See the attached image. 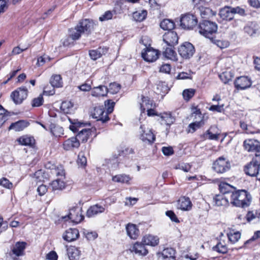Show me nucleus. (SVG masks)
<instances>
[{
  "instance_id": "obj_1",
  "label": "nucleus",
  "mask_w": 260,
  "mask_h": 260,
  "mask_svg": "<svg viewBox=\"0 0 260 260\" xmlns=\"http://www.w3.org/2000/svg\"><path fill=\"white\" fill-rule=\"evenodd\" d=\"M251 201L250 194L244 189L234 191L230 195V203L235 207H247L250 205Z\"/></svg>"
},
{
  "instance_id": "obj_2",
  "label": "nucleus",
  "mask_w": 260,
  "mask_h": 260,
  "mask_svg": "<svg viewBox=\"0 0 260 260\" xmlns=\"http://www.w3.org/2000/svg\"><path fill=\"white\" fill-rule=\"evenodd\" d=\"M199 29L201 35L213 41L217 30V25L215 22L204 20L200 23Z\"/></svg>"
},
{
  "instance_id": "obj_3",
  "label": "nucleus",
  "mask_w": 260,
  "mask_h": 260,
  "mask_svg": "<svg viewBox=\"0 0 260 260\" xmlns=\"http://www.w3.org/2000/svg\"><path fill=\"white\" fill-rule=\"evenodd\" d=\"M236 14L241 16H244L246 15L245 9L239 6L236 7L225 6L220 10L219 13L220 17L222 20L226 21H231L233 20L235 15Z\"/></svg>"
},
{
  "instance_id": "obj_4",
  "label": "nucleus",
  "mask_w": 260,
  "mask_h": 260,
  "mask_svg": "<svg viewBox=\"0 0 260 260\" xmlns=\"http://www.w3.org/2000/svg\"><path fill=\"white\" fill-rule=\"evenodd\" d=\"M180 22L182 28L191 30L197 26L198 21L196 15L187 13L181 15Z\"/></svg>"
},
{
  "instance_id": "obj_5",
  "label": "nucleus",
  "mask_w": 260,
  "mask_h": 260,
  "mask_svg": "<svg viewBox=\"0 0 260 260\" xmlns=\"http://www.w3.org/2000/svg\"><path fill=\"white\" fill-rule=\"evenodd\" d=\"M231 165L229 161L223 156L219 157L213 164L212 168L217 173L222 174L229 170Z\"/></svg>"
},
{
  "instance_id": "obj_6",
  "label": "nucleus",
  "mask_w": 260,
  "mask_h": 260,
  "mask_svg": "<svg viewBox=\"0 0 260 260\" xmlns=\"http://www.w3.org/2000/svg\"><path fill=\"white\" fill-rule=\"evenodd\" d=\"M139 133V139L144 143L151 144L155 140V136L151 129L145 124L140 126Z\"/></svg>"
},
{
  "instance_id": "obj_7",
  "label": "nucleus",
  "mask_w": 260,
  "mask_h": 260,
  "mask_svg": "<svg viewBox=\"0 0 260 260\" xmlns=\"http://www.w3.org/2000/svg\"><path fill=\"white\" fill-rule=\"evenodd\" d=\"M62 218L67 220V218L70 219L73 222L78 223L84 218L82 213L81 207L76 206L70 209L69 213L67 216H62Z\"/></svg>"
},
{
  "instance_id": "obj_8",
  "label": "nucleus",
  "mask_w": 260,
  "mask_h": 260,
  "mask_svg": "<svg viewBox=\"0 0 260 260\" xmlns=\"http://www.w3.org/2000/svg\"><path fill=\"white\" fill-rule=\"evenodd\" d=\"M194 52V46L189 42H185L178 48L179 54L185 59H189L192 57Z\"/></svg>"
},
{
  "instance_id": "obj_9",
  "label": "nucleus",
  "mask_w": 260,
  "mask_h": 260,
  "mask_svg": "<svg viewBox=\"0 0 260 260\" xmlns=\"http://www.w3.org/2000/svg\"><path fill=\"white\" fill-rule=\"evenodd\" d=\"M91 115L98 122H101L102 124L109 120L107 113L105 111L103 106L95 107L91 113Z\"/></svg>"
},
{
  "instance_id": "obj_10",
  "label": "nucleus",
  "mask_w": 260,
  "mask_h": 260,
  "mask_svg": "<svg viewBox=\"0 0 260 260\" xmlns=\"http://www.w3.org/2000/svg\"><path fill=\"white\" fill-rule=\"evenodd\" d=\"M27 89L25 86H22L14 91L11 94V97L16 104H21L27 96Z\"/></svg>"
},
{
  "instance_id": "obj_11",
  "label": "nucleus",
  "mask_w": 260,
  "mask_h": 260,
  "mask_svg": "<svg viewBox=\"0 0 260 260\" xmlns=\"http://www.w3.org/2000/svg\"><path fill=\"white\" fill-rule=\"evenodd\" d=\"M141 55L145 61L153 62L158 58L159 52L150 46L146 47L142 50Z\"/></svg>"
},
{
  "instance_id": "obj_12",
  "label": "nucleus",
  "mask_w": 260,
  "mask_h": 260,
  "mask_svg": "<svg viewBox=\"0 0 260 260\" xmlns=\"http://www.w3.org/2000/svg\"><path fill=\"white\" fill-rule=\"evenodd\" d=\"M77 26L82 34H89L93 29V23L92 20L89 19H84L81 20L77 25Z\"/></svg>"
},
{
  "instance_id": "obj_13",
  "label": "nucleus",
  "mask_w": 260,
  "mask_h": 260,
  "mask_svg": "<svg viewBox=\"0 0 260 260\" xmlns=\"http://www.w3.org/2000/svg\"><path fill=\"white\" fill-rule=\"evenodd\" d=\"M163 41L167 45L174 46L178 44V37L176 32L168 31L163 35Z\"/></svg>"
},
{
  "instance_id": "obj_14",
  "label": "nucleus",
  "mask_w": 260,
  "mask_h": 260,
  "mask_svg": "<svg viewBox=\"0 0 260 260\" xmlns=\"http://www.w3.org/2000/svg\"><path fill=\"white\" fill-rule=\"evenodd\" d=\"M243 147L248 152H257L260 149V142L255 139H247L243 142Z\"/></svg>"
},
{
  "instance_id": "obj_15",
  "label": "nucleus",
  "mask_w": 260,
  "mask_h": 260,
  "mask_svg": "<svg viewBox=\"0 0 260 260\" xmlns=\"http://www.w3.org/2000/svg\"><path fill=\"white\" fill-rule=\"evenodd\" d=\"M234 84L237 89H245L251 86V81L248 77L241 76L236 79Z\"/></svg>"
},
{
  "instance_id": "obj_16",
  "label": "nucleus",
  "mask_w": 260,
  "mask_h": 260,
  "mask_svg": "<svg viewBox=\"0 0 260 260\" xmlns=\"http://www.w3.org/2000/svg\"><path fill=\"white\" fill-rule=\"evenodd\" d=\"M260 165L252 160L245 167V173L250 176H256L259 171Z\"/></svg>"
},
{
  "instance_id": "obj_17",
  "label": "nucleus",
  "mask_w": 260,
  "mask_h": 260,
  "mask_svg": "<svg viewBox=\"0 0 260 260\" xmlns=\"http://www.w3.org/2000/svg\"><path fill=\"white\" fill-rule=\"evenodd\" d=\"M27 243L25 242H17L12 249L13 254L16 256H21L24 255V250Z\"/></svg>"
},
{
  "instance_id": "obj_18",
  "label": "nucleus",
  "mask_w": 260,
  "mask_h": 260,
  "mask_svg": "<svg viewBox=\"0 0 260 260\" xmlns=\"http://www.w3.org/2000/svg\"><path fill=\"white\" fill-rule=\"evenodd\" d=\"M145 245L142 241L141 242H137L133 245L131 250L140 255H146L148 253V250L146 248Z\"/></svg>"
},
{
  "instance_id": "obj_19",
  "label": "nucleus",
  "mask_w": 260,
  "mask_h": 260,
  "mask_svg": "<svg viewBox=\"0 0 260 260\" xmlns=\"http://www.w3.org/2000/svg\"><path fill=\"white\" fill-rule=\"evenodd\" d=\"M79 236V232L77 229H69L66 231L63 238L68 242L76 240Z\"/></svg>"
},
{
  "instance_id": "obj_20",
  "label": "nucleus",
  "mask_w": 260,
  "mask_h": 260,
  "mask_svg": "<svg viewBox=\"0 0 260 260\" xmlns=\"http://www.w3.org/2000/svg\"><path fill=\"white\" fill-rule=\"evenodd\" d=\"M29 123L26 120H21L12 123L8 128L9 131L14 130L15 132H20L29 125Z\"/></svg>"
},
{
  "instance_id": "obj_21",
  "label": "nucleus",
  "mask_w": 260,
  "mask_h": 260,
  "mask_svg": "<svg viewBox=\"0 0 260 260\" xmlns=\"http://www.w3.org/2000/svg\"><path fill=\"white\" fill-rule=\"evenodd\" d=\"M126 231L127 236L132 239H136L140 234L136 225L133 223H129L126 225Z\"/></svg>"
},
{
  "instance_id": "obj_22",
  "label": "nucleus",
  "mask_w": 260,
  "mask_h": 260,
  "mask_svg": "<svg viewBox=\"0 0 260 260\" xmlns=\"http://www.w3.org/2000/svg\"><path fill=\"white\" fill-rule=\"evenodd\" d=\"M142 242L146 245L155 246L159 244V239L157 236L148 234L142 239Z\"/></svg>"
},
{
  "instance_id": "obj_23",
  "label": "nucleus",
  "mask_w": 260,
  "mask_h": 260,
  "mask_svg": "<svg viewBox=\"0 0 260 260\" xmlns=\"http://www.w3.org/2000/svg\"><path fill=\"white\" fill-rule=\"evenodd\" d=\"M63 145L64 149L69 150L73 148H78L80 146V142L76 136V137H72L66 140Z\"/></svg>"
},
{
  "instance_id": "obj_24",
  "label": "nucleus",
  "mask_w": 260,
  "mask_h": 260,
  "mask_svg": "<svg viewBox=\"0 0 260 260\" xmlns=\"http://www.w3.org/2000/svg\"><path fill=\"white\" fill-rule=\"evenodd\" d=\"M191 202L188 197H181L178 201V208L182 210H189L191 208Z\"/></svg>"
},
{
  "instance_id": "obj_25",
  "label": "nucleus",
  "mask_w": 260,
  "mask_h": 260,
  "mask_svg": "<svg viewBox=\"0 0 260 260\" xmlns=\"http://www.w3.org/2000/svg\"><path fill=\"white\" fill-rule=\"evenodd\" d=\"M108 93V88L104 85L94 87L91 89V95L94 97L106 96Z\"/></svg>"
},
{
  "instance_id": "obj_26",
  "label": "nucleus",
  "mask_w": 260,
  "mask_h": 260,
  "mask_svg": "<svg viewBox=\"0 0 260 260\" xmlns=\"http://www.w3.org/2000/svg\"><path fill=\"white\" fill-rule=\"evenodd\" d=\"M213 200L217 206H226L230 203L228 197L224 194H217L213 198Z\"/></svg>"
},
{
  "instance_id": "obj_27",
  "label": "nucleus",
  "mask_w": 260,
  "mask_h": 260,
  "mask_svg": "<svg viewBox=\"0 0 260 260\" xmlns=\"http://www.w3.org/2000/svg\"><path fill=\"white\" fill-rule=\"evenodd\" d=\"M235 189L233 186L225 182H221L219 185V189L221 194H224L228 198L230 197L232 192H234Z\"/></svg>"
},
{
  "instance_id": "obj_28",
  "label": "nucleus",
  "mask_w": 260,
  "mask_h": 260,
  "mask_svg": "<svg viewBox=\"0 0 260 260\" xmlns=\"http://www.w3.org/2000/svg\"><path fill=\"white\" fill-rule=\"evenodd\" d=\"M105 208L102 206L96 204L91 206L87 211L86 215L88 217H92L99 213L104 212Z\"/></svg>"
},
{
  "instance_id": "obj_29",
  "label": "nucleus",
  "mask_w": 260,
  "mask_h": 260,
  "mask_svg": "<svg viewBox=\"0 0 260 260\" xmlns=\"http://www.w3.org/2000/svg\"><path fill=\"white\" fill-rule=\"evenodd\" d=\"M197 9L199 10L201 17L203 18H209L216 14V13L211 9L204 7L203 5L199 6Z\"/></svg>"
},
{
  "instance_id": "obj_30",
  "label": "nucleus",
  "mask_w": 260,
  "mask_h": 260,
  "mask_svg": "<svg viewBox=\"0 0 260 260\" xmlns=\"http://www.w3.org/2000/svg\"><path fill=\"white\" fill-rule=\"evenodd\" d=\"M67 253L70 260H77L80 255V251L75 246H70L67 248Z\"/></svg>"
},
{
  "instance_id": "obj_31",
  "label": "nucleus",
  "mask_w": 260,
  "mask_h": 260,
  "mask_svg": "<svg viewBox=\"0 0 260 260\" xmlns=\"http://www.w3.org/2000/svg\"><path fill=\"white\" fill-rule=\"evenodd\" d=\"M107 49L104 48L100 47L96 50H92L89 51V56L92 60H96L100 58L103 54H105Z\"/></svg>"
},
{
  "instance_id": "obj_32",
  "label": "nucleus",
  "mask_w": 260,
  "mask_h": 260,
  "mask_svg": "<svg viewBox=\"0 0 260 260\" xmlns=\"http://www.w3.org/2000/svg\"><path fill=\"white\" fill-rule=\"evenodd\" d=\"M91 135V130L90 129L84 128L80 131L76 135L79 141L85 142L87 141Z\"/></svg>"
},
{
  "instance_id": "obj_33",
  "label": "nucleus",
  "mask_w": 260,
  "mask_h": 260,
  "mask_svg": "<svg viewBox=\"0 0 260 260\" xmlns=\"http://www.w3.org/2000/svg\"><path fill=\"white\" fill-rule=\"evenodd\" d=\"M234 76V73L231 70H226L219 75V77L223 83L226 84L232 80Z\"/></svg>"
},
{
  "instance_id": "obj_34",
  "label": "nucleus",
  "mask_w": 260,
  "mask_h": 260,
  "mask_svg": "<svg viewBox=\"0 0 260 260\" xmlns=\"http://www.w3.org/2000/svg\"><path fill=\"white\" fill-rule=\"evenodd\" d=\"M175 24L173 21L166 19H164L160 23V27L164 30L171 31L175 28Z\"/></svg>"
},
{
  "instance_id": "obj_35",
  "label": "nucleus",
  "mask_w": 260,
  "mask_h": 260,
  "mask_svg": "<svg viewBox=\"0 0 260 260\" xmlns=\"http://www.w3.org/2000/svg\"><path fill=\"white\" fill-rule=\"evenodd\" d=\"M131 180V177L129 175L125 174H119L115 175L112 177V180L114 182L122 183L129 184V181Z\"/></svg>"
},
{
  "instance_id": "obj_36",
  "label": "nucleus",
  "mask_w": 260,
  "mask_h": 260,
  "mask_svg": "<svg viewBox=\"0 0 260 260\" xmlns=\"http://www.w3.org/2000/svg\"><path fill=\"white\" fill-rule=\"evenodd\" d=\"M73 106L71 101H64L61 103L60 109L65 114H71L73 112Z\"/></svg>"
},
{
  "instance_id": "obj_37",
  "label": "nucleus",
  "mask_w": 260,
  "mask_h": 260,
  "mask_svg": "<svg viewBox=\"0 0 260 260\" xmlns=\"http://www.w3.org/2000/svg\"><path fill=\"white\" fill-rule=\"evenodd\" d=\"M17 141L20 145L24 146H32L35 142L34 138L27 136H22Z\"/></svg>"
},
{
  "instance_id": "obj_38",
  "label": "nucleus",
  "mask_w": 260,
  "mask_h": 260,
  "mask_svg": "<svg viewBox=\"0 0 260 260\" xmlns=\"http://www.w3.org/2000/svg\"><path fill=\"white\" fill-rule=\"evenodd\" d=\"M159 115L162 120L167 125H171L175 120V117L172 115L171 113L165 112L160 113Z\"/></svg>"
},
{
  "instance_id": "obj_39",
  "label": "nucleus",
  "mask_w": 260,
  "mask_h": 260,
  "mask_svg": "<svg viewBox=\"0 0 260 260\" xmlns=\"http://www.w3.org/2000/svg\"><path fill=\"white\" fill-rule=\"evenodd\" d=\"M50 83L53 87H61L62 81L61 76L59 75H53L50 80Z\"/></svg>"
},
{
  "instance_id": "obj_40",
  "label": "nucleus",
  "mask_w": 260,
  "mask_h": 260,
  "mask_svg": "<svg viewBox=\"0 0 260 260\" xmlns=\"http://www.w3.org/2000/svg\"><path fill=\"white\" fill-rule=\"evenodd\" d=\"M63 179L58 178L53 181L51 186L53 190H62L65 187V183Z\"/></svg>"
},
{
  "instance_id": "obj_41",
  "label": "nucleus",
  "mask_w": 260,
  "mask_h": 260,
  "mask_svg": "<svg viewBox=\"0 0 260 260\" xmlns=\"http://www.w3.org/2000/svg\"><path fill=\"white\" fill-rule=\"evenodd\" d=\"M246 33L250 36H252L256 33L257 30V24L254 22H249L244 28Z\"/></svg>"
},
{
  "instance_id": "obj_42",
  "label": "nucleus",
  "mask_w": 260,
  "mask_h": 260,
  "mask_svg": "<svg viewBox=\"0 0 260 260\" xmlns=\"http://www.w3.org/2000/svg\"><path fill=\"white\" fill-rule=\"evenodd\" d=\"M142 100V103L140 104V109L142 112H144L146 110L152 107V101L148 97L144 96H143Z\"/></svg>"
},
{
  "instance_id": "obj_43",
  "label": "nucleus",
  "mask_w": 260,
  "mask_h": 260,
  "mask_svg": "<svg viewBox=\"0 0 260 260\" xmlns=\"http://www.w3.org/2000/svg\"><path fill=\"white\" fill-rule=\"evenodd\" d=\"M147 15L146 10L136 11L133 13V18L136 21L141 22L146 18Z\"/></svg>"
},
{
  "instance_id": "obj_44",
  "label": "nucleus",
  "mask_w": 260,
  "mask_h": 260,
  "mask_svg": "<svg viewBox=\"0 0 260 260\" xmlns=\"http://www.w3.org/2000/svg\"><path fill=\"white\" fill-rule=\"evenodd\" d=\"M81 34V32L79 29L77 28V26L69 30V36L74 41L78 40L80 38Z\"/></svg>"
},
{
  "instance_id": "obj_45",
  "label": "nucleus",
  "mask_w": 260,
  "mask_h": 260,
  "mask_svg": "<svg viewBox=\"0 0 260 260\" xmlns=\"http://www.w3.org/2000/svg\"><path fill=\"white\" fill-rule=\"evenodd\" d=\"M204 124L203 121L199 120L190 123L188 125V133H193L197 129L200 128L202 125Z\"/></svg>"
},
{
  "instance_id": "obj_46",
  "label": "nucleus",
  "mask_w": 260,
  "mask_h": 260,
  "mask_svg": "<svg viewBox=\"0 0 260 260\" xmlns=\"http://www.w3.org/2000/svg\"><path fill=\"white\" fill-rule=\"evenodd\" d=\"M229 241L233 244L237 242L241 237V234L239 232L230 231L227 234Z\"/></svg>"
},
{
  "instance_id": "obj_47",
  "label": "nucleus",
  "mask_w": 260,
  "mask_h": 260,
  "mask_svg": "<svg viewBox=\"0 0 260 260\" xmlns=\"http://www.w3.org/2000/svg\"><path fill=\"white\" fill-rule=\"evenodd\" d=\"M51 173L60 177L59 178L61 179H63L65 176L64 170L63 166L61 165H59L54 168V169H53V171H51Z\"/></svg>"
},
{
  "instance_id": "obj_48",
  "label": "nucleus",
  "mask_w": 260,
  "mask_h": 260,
  "mask_svg": "<svg viewBox=\"0 0 260 260\" xmlns=\"http://www.w3.org/2000/svg\"><path fill=\"white\" fill-rule=\"evenodd\" d=\"M175 250L172 248H167L162 251V256L164 258H171L175 259Z\"/></svg>"
},
{
  "instance_id": "obj_49",
  "label": "nucleus",
  "mask_w": 260,
  "mask_h": 260,
  "mask_svg": "<svg viewBox=\"0 0 260 260\" xmlns=\"http://www.w3.org/2000/svg\"><path fill=\"white\" fill-rule=\"evenodd\" d=\"M163 54L165 57L170 59L175 60L176 58V53L172 48H166Z\"/></svg>"
},
{
  "instance_id": "obj_50",
  "label": "nucleus",
  "mask_w": 260,
  "mask_h": 260,
  "mask_svg": "<svg viewBox=\"0 0 260 260\" xmlns=\"http://www.w3.org/2000/svg\"><path fill=\"white\" fill-rule=\"evenodd\" d=\"M196 90L192 88L186 89L183 90L182 95L184 99L188 101L194 95Z\"/></svg>"
},
{
  "instance_id": "obj_51",
  "label": "nucleus",
  "mask_w": 260,
  "mask_h": 260,
  "mask_svg": "<svg viewBox=\"0 0 260 260\" xmlns=\"http://www.w3.org/2000/svg\"><path fill=\"white\" fill-rule=\"evenodd\" d=\"M120 89V85L116 83H110L108 88V93L114 94L117 93Z\"/></svg>"
},
{
  "instance_id": "obj_52",
  "label": "nucleus",
  "mask_w": 260,
  "mask_h": 260,
  "mask_svg": "<svg viewBox=\"0 0 260 260\" xmlns=\"http://www.w3.org/2000/svg\"><path fill=\"white\" fill-rule=\"evenodd\" d=\"M77 162L79 166L83 167L86 166L87 163L86 158L83 152H79Z\"/></svg>"
},
{
  "instance_id": "obj_53",
  "label": "nucleus",
  "mask_w": 260,
  "mask_h": 260,
  "mask_svg": "<svg viewBox=\"0 0 260 260\" xmlns=\"http://www.w3.org/2000/svg\"><path fill=\"white\" fill-rule=\"evenodd\" d=\"M213 249L214 251H217L219 253L223 254L226 253L228 251L227 247L225 245L222 244L220 242L218 243V244H216V246H214L213 247Z\"/></svg>"
},
{
  "instance_id": "obj_54",
  "label": "nucleus",
  "mask_w": 260,
  "mask_h": 260,
  "mask_svg": "<svg viewBox=\"0 0 260 260\" xmlns=\"http://www.w3.org/2000/svg\"><path fill=\"white\" fill-rule=\"evenodd\" d=\"M50 132L55 137H60L61 135L63 134V129L61 127L52 126L50 128Z\"/></svg>"
},
{
  "instance_id": "obj_55",
  "label": "nucleus",
  "mask_w": 260,
  "mask_h": 260,
  "mask_svg": "<svg viewBox=\"0 0 260 260\" xmlns=\"http://www.w3.org/2000/svg\"><path fill=\"white\" fill-rule=\"evenodd\" d=\"M44 102V99L42 95L40 94L38 98L32 100L31 106L34 107H40Z\"/></svg>"
},
{
  "instance_id": "obj_56",
  "label": "nucleus",
  "mask_w": 260,
  "mask_h": 260,
  "mask_svg": "<svg viewBox=\"0 0 260 260\" xmlns=\"http://www.w3.org/2000/svg\"><path fill=\"white\" fill-rule=\"evenodd\" d=\"M0 185L8 189H11L13 187L12 183L6 178H3L0 180Z\"/></svg>"
},
{
  "instance_id": "obj_57",
  "label": "nucleus",
  "mask_w": 260,
  "mask_h": 260,
  "mask_svg": "<svg viewBox=\"0 0 260 260\" xmlns=\"http://www.w3.org/2000/svg\"><path fill=\"white\" fill-rule=\"evenodd\" d=\"M113 17V13L110 11H107L105 13L99 17V20L101 21H107L111 19Z\"/></svg>"
},
{
  "instance_id": "obj_58",
  "label": "nucleus",
  "mask_w": 260,
  "mask_h": 260,
  "mask_svg": "<svg viewBox=\"0 0 260 260\" xmlns=\"http://www.w3.org/2000/svg\"><path fill=\"white\" fill-rule=\"evenodd\" d=\"M105 106L107 108V114L108 113H111L113 111L114 107L115 105V103L114 102H112L110 100H108L106 101H105Z\"/></svg>"
},
{
  "instance_id": "obj_59",
  "label": "nucleus",
  "mask_w": 260,
  "mask_h": 260,
  "mask_svg": "<svg viewBox=\"0 0 260 260\" xmlns=\"http://www.w3.org/2000/svg\"><path fill=\"white\" fill-rule=\"evenodd\" d=\"M192 116L194 117L195 119L203 121V117L202 116V113L199 109L197 108H193L192 109Z\"/></svg>"
},
{
  "instance_id": "obj_60",
  "label": "nucleus",
  "mask_w": 260,
  "mask_h": 260,
  "mask_svg": "<svg viewBox=\"0 0 260 260\" xmlns=\"http://www.w3.org/2000/svg\"><path fill=\"white\" fill-rule=\"evenodd\" d=\"M71 123L72 124L69 127L70 129L73 131V132L75 133L79 131L78 129V127H80L81 125L82 124V123L80 122H73L70 119H69Z\"/></svg>"
},
{
  "instance_id": "obj_61",
  "label": "nucleus",
  "mask_w": 260,
  "mask_h": 260,
  "mask_svg": "<svg viewBox=\"0 0 260 260\" xmlns=\"http://www.w3.org/2000/svg\"><path fill=\"white\" fill-rule=\"evenodd\" d=\"M166 215L169 217L171 220L172 221H174L176 223L179 222V220H178V218L177 217L176 215L174 213V212L171 210L167 211L166 212Z\"/></svg>"
},
{
  "instance_id": "obj_62",
  "label": "nucleus",
  "mask_w": 260,
  "mask_h": 260,
  "mask_svg": "<svg viewBox=\"0 0 260 260\" xmlns=\"http://www.w3.org/2000/svg\"><path fill=\"white\" fill-rule=\"evenodd\" d=\"M176 169H180L185 172H189L191 169V166L188 164H182L176 167Z\"/></svg>"
},
{
  "instance_id": "obj_63",
  "label": "nucleus",
  "mask_w": 260,
  "mask_h": 260,
  "mask_svg": "<svg viewBox=\"0 0 260 260\" xmlns=\"http://www.w3.org/2000/svg\"><path fill=\"white\" fill-rule=\"evenodd\" d=\"M50 60V58L46 55H44L43 56H40L38 58L37 64L39 66H42L47 61H49Z\"/></svg>"
},
{
  "instance_id": "obj_64",
  "label": "nucleus",
  "mask_w": 260,
  "mask_h": 260,
  "mask_svg": "<svg viewBox=\"0 0 260 260\" xmlns=\"http://www.w3.org/2000/svg\"><path fill=\"white\" fill-rule=\"evenodd\" d=\"M58 255L56 252L51 251L46 255V259L48 260H57Z\"/></svg>"
}]
</instances>
